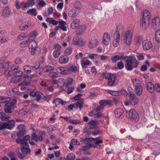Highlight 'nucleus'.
I'll return each instance as SVG.
<instances>
[{"label":"nucleus","instance_id":"obj_1","mask_svg":"<svg viewBox=\"0 0 160 160\" xmlns=\"http://www.w3.org/2000/svg\"><path fill=\"white\" fill-rule=\"evenodd\" d=\"M139 63V62L135 57L129 56L128 58L126 60L125 67L127 70L130 71L133 68H137Z\"/></svg>","mask_w":160,"mask_h":160},{"label":"nucleus","instance_id":"obj_2","mask_svg":"<svg viewBox=\"0 0 160 160\" xmlns=\"http://www.w3.org/2000/svg\"><path fill=\"white\" fill-rule=\"evenodd\" d=\"M17 101L15 99H13L11 102L6 103L3 108L4 112L7 113H11L15 107V105Z\"/></svg>","mask_w":160,"mask_h":160},{"label":"nucleus","instance_id":"obj_3","mask_svg":"<svg viewBox=\"0 0 160 160\" xmlns=\"http://www.w3.org/2000/svg\"><path fill=\"white\" fill-rule=\"evenodd\" d=\"M103 76L108 79L107 84L108 86H114L115 85V76L113 74L110 73H106L103 75Z\"/></svg>","mask_w":160,"mask_h":160},{"label":"nucleus","instance_id":"obj_4","mask_svg":"<svg viewBox=\"0 0 160 160\" xmlns=\"http://www.w3.org/2000/svg\"><path fill=\"white\" fill-rule=\"evenodd\" d=\"M130 119L132 122H138L139 119V116L137 112L134 109L130 110L129 112Z\"/></svg>","mask_w":160,"mask_h":160},{"label":"nucleus","instance_id":"obj_5","mask_svg":"<svg viewBox=\"0 0 160 160\" xmlns=\"http://www.w3.org/2000/svg\"><path fill=\"white\" fill-rule=\"evenodd\" d=\"M80 6L74 7L72 9L69 10L68 13L69 17L71 18L75 17L78 16L79 12L80 9L82 8L81 5L80 4Z\"/></svg>","mask_w":160,"mask_h":160},{"label":"nucleus","instance_id":"obj_6","mask_svg":"<svg viewBox=\"0 0 160 160\" xmlns=\"http://www.w3.org/2000/svg\"><path fill=\"white\" fill-rule=\"evenodd\" d=\"M122 39L124 40L127 45L131 44L132 41V34L129 31H127L124 35L122 36Z\"/></svg>","mask_w":160,"mask_h":160},{"label":"nucleus","instance_id":"obj_7","mask_svg":"<svg viewBox=\"0 0 160 160\" xmlns=\"http://www.w3.org/2000/svg\"><path fill=\"white\" fill-rule=\"evenodd\" d=\"M29 95L32 97H36L35 100L37 102H39L41 99H43L44 98V96L39 92H31Z\"/></svg>","mask_w":160,"mask_h":160},{"label":"nucleus","instance_id":"obj_8","mask_svg":"<svg viewBox=\"0 0 160 160\" xmlns=\"http://www.w3.org/2000/svg\"><path fill=\"white\" fill-rule=\"evenodd\" d=\"M130 89L131 88H128L130 102L132 105H135L138 103L139 101L134 93L130 91Z\"/></svg>","mask_w":160,"mask_h":160},{"label":"nucleus","instance_id":"obj_9","mask_svg":"<svg viewBox=\"0 0 160 160\" xmlns=\"http://www.w3.org/2000/svg\"><path fill=\"white\" fill-rule=\"evenodd\" d=\"M45 135V133L42 131L39 132L38 136L35 133H33L32 135V139L36 142H41L42 141L43 138Z\"/></svg>","mask_w":160,"mask_h":160},{"label":"nucleus","instance_id":"obj_10","mask_svg":"<svg viewBox=\"0 0 160 160\" xmlns=\"http://www.w3.org/2000/svg\"><path fill=\"white\" fill-rule=\"evenodd\" d=\"M79 67L71 64L68 66L67 68V74H70L72 73H76L79 71Z\"/></svg>","mask_w":160,"mask_h":160},{"label":"nucleus","instance_id":"obj_11","mask_svg":"<svg viewBox=\"0 0 160 160\" xmlns=\"http://www.w3.org/2000/svg\"><path fill=\"white\" fill-rule=\"evenodd\" d=\"M19 68L18 67H15L14 65H13L11 67V70L8 71L6 70L4 71V74L6 76L7 79H8L10 77L14 75L15 71L18 70Z\"/></svg>","mask_w":160,"mask_h":160},{"label":"nucleus","instance_id":"obj_12","mask_svg":"<svg viewBox=\"0 0 160 160\" xmlns=\"http://www.w3.org/2000/svg\"><path fill=\"white\" fill-rule=\"evenodd\" d=\"M61 48V46L59 44H56L54 45V48L55 49L53 52L52 55L55 58H58L60 55Z\"/></svg>","mask_w":160,"mask_h":160},{"label":"nucleus","instance_id":"obj_13","mask_svg":"<svg viewBox=\"0 0 160 160\" xmlns=\"http://www.w3.org/2000/svg\"><path fill=\"white\" fill-rule=\"evenodd\" d=\"M120 40V34L118 31L115 32L114 35V40L113 42V45L117 47L118 45Z\"/></svg>","mask_w":160,"mask_h":160},{"label":"nucleus","instance_id":"obj_14","mask_svg":"<svg viewBox=\"0 0 160 160\" xmlns=\"http://www.w3.org/2000/svg\"><path fill=\"white\" fill-rule=\"evenodd\" d=\"M72 44L74 45H78L80 47L83 46L85 45L84 42L77 37H75L73 38Z\"/></svg>","mask_w":160,"mask_h":160},{"label":"nucleus","instance_id":"obj_15","mask_svg":"<svg viewBox=\"0 0 160 160\" xmlns=\"http://www.w3.org/2000/svg\"><path fill=\"white\" fill-rule=\"evenodd\" d=\"M160 18L158 17H155L152 20V28L156 29L158 28L160 26Z\"/></svg>","mask_w":160,"mask_h":160},{"label":"nucleus","instance_id":"obj_16","mask_svg":"<svg viewBox=\"0 0 160 160\" xmlns=\"http://www.w3.org/2000/svg\"><path fill=\"white\" fill-rule=\"evenodd\" d=\"M142 47L144 50H147L151 48L152 45L151 42L148 40H144L142 42Z\"/></svg>","mask_w":160,"mask_h":160},{"label":"nucleus","instance_id":"obj_17","mask_svg":"<svg viewBox=\"0 0 160 160\" xmlns=\"http://www.w3.org/2000/svg\"><path fill=\"white\" fill-rule=\"evenodd\" d=\"M124 111L121 108H117L114 111L115 117L117 118H122L124 116Z\"/></svg>","mask_w":160,"mask_h":160},{"label":"nucleus","instance_id":"obj_18","mask_svg":"<svg viewBox=\"0 0 160 160\" xmlns=\"http://www.w3.org/2000/svg\"><path fill=\"white\" fill-rule=\"evenodd\" d=\"M110 41V36L107 33L104 34L102 38V42L103 43L107 45L109 44Z\"/></svg>","mask_w":160,"mask_h":160},{"label":"nucleus","instance_id":"obj_19","mask_svg":"<svg viewBox=\"0 0 160 160\" xmlns=\"http://www.w3.org/2000/svg\"><path fill=\"white\" fill-rule=\"evenodd\" d=\"M21 78L14 77L12 78L11 81L8 82V84L11 86H13L18 82L21 81Z\"/></svg>","mask_w":160,"mask_h":160},{"label":"nucleus","instance_id":"obj_20","mask_svg":"<svg viewBox=\"0 0 160 160\" xmlns=\"http://www.w3.org/2000/svg\"><path fill=\"white\" fill-rule=\"evenodd\" d=\"M35 2L33 0H29L26 2L24 6L21 8L22 9L23 11H26L27 10V8L32 7L35 5Z\"/></svg>","mask_w":160,"mask_h":160},{"label":"nucleus","instance_id":"obj_21","mask_svg":"<svg viewBox=\"0 0 160 160\" xmlns=\"http://www.w3.org/2000/svg\"><path fill=\"white\" fill-rule=\"evenodd\" d=\"M30 137L28 135H27L23 137L22 139H17L16 142L18 143H20L21 144H28L27 141L29 139Z\"/></svg>","mask_w":160,"mask_h":160},{"label":"nucleus","instance_id":"obj_22","mask_svg":"<svg viewBox=\"0 0 160 160\" xmlns=\"http://www.w3.org/2000/svg\"><path fill=\"white\" fill-rule=\"evenodd\" d=\"M39 65H38L36 67H35L34 66H32L26 65L23 67V69L25 72L29 74L31 73L32 72L31 68H32L34 69H38V68L39 67Z\"/></svg>","mask_w":160,"mask_h":160},{"label":"nucleus","instance_id":"obj_23","mask_svg":"<svg viewBox=\"0 0 160 160\" xmlns=\"http://www.w3.org/2000/svg\"><path fill=\"white\" fill-rule=\"evenodd\" d=\"M21 152L24 154H26L30 152V150L29 148V145L28 144H21Z\"/></svg>","mask_w":160,"mask_h":160},{"label":"nucleus","instance_id":"obj_24","mask_svg":"<svg viewBox=\"0 0 160 160\" xmlns=\"http://www.w3.org/2000/svg\"><path fill=\"white\" fill-rule=\"evenodd\" d=\"M54 69V67L50 65H46L43 68L40 67L39 68H38L37 71L39 70H41L44 72H48L52 71Z\"/></svg>","mask_w":160,"mask_h":160},{"label":"nucleus","instance_id":"obj_25","mask_svg":"<svg viewBox=\"0 0 160 160\" xmlns=\"http://www.w3.org/2000/svg\"><path fill=\"white\" fill-rule=\"evenodd\" d=\"M99 104L102 106L103 109L107 105L111 106L112 104V101L110 100H101L99 102Z\"/></svg>","mask_w":160,"mask_h":160},{"label":"nucleus","instance_id":"obj_26","mask_svg":"<svg viewBox=\"0 0 160 160\" xmlns=\"http://www.w3.org/2000/svg\"><path fill=\"white\" fill-rule=\"evenodd\" d=\"M86 140L87 141H89L92 143L96 144L101 143L102 142L100 137L95 138H91L90 139H86Z\"/></svg>","mask_w":160,"mask_h":160},{"label":"nucleus","instance_id":"obj_27","mask_svg":"<svg viewBox=\"0 0 160 160\" xmlns=\"http://www.w3.org/2000/svg\"><path fill=\"white\" fill-rule=\"evenodd\" d=\"M147 90L150 93H152L154 91V85L151 82H148L146 84Z\"/></svg>","mask_w":160,"mask_h":160},{"label":"nucleus","instance_id":"obj_28","mask_svg":"<svg viewBox=\"0 0 160 160\" xmlns=\"http://www.w3.org/2000/svg\"><path fill=\"white\" fill-rule=\"evenodd\" d=\"M68 61V58L66 55L61 56L59 59V62L61 64H65Z\"/></svg>","mask_w":160,"mask_h":160},{"label":"nucleus","instance_id":"obj_29","mask_svg":"<svg viewBox=\"0 0 160 160\" xmlns=\"http://www.w3.org/2000/svg\"><path fill=\"white\" fill-rule=\"evenodd\" d=\"M15 121L13 120H9L7 122H5V128L9 129H11L14 126Z\"/></svg>","mask_w":160,"mask_h":160},{"label":"nucleus","instance_id":"obj_30","mask_svg":"<svg viewBox=\"0 0 160 160\" xmlns=\"http://www.w3.org/2000/svg\"><path fill=\"white\" fill-rule=\"evenodd\" d=\"M98 42L96 39H94L91 40L89 43L88 47L90 48L95 47L98 45Z\"/></svg>","mask_w":160,"mask_h":160},{"label":"nucleus","instance_id":"obj_31","mask_svg":"<svg viewBox=\"0 0 160 160\" xmlns=\"http://www.w3.org/2000/svg\"><path fill=\"white\" fill-rule=\"evenodd\" d=\"M151 18L150 13L148 11L145 10L143 11V15L142 19L149 21Z\"/></svg>","mask_w":160,"mask_h":160},{"label":"nucleus","instance_id":"obj_32","mask_svg":"<svg viewBox=\"0 0 160 160\" xmlns=\"http://www.w3.org/2000/svg\"><path fill=\"white\" fill-rule=\"evenodd\" d=\"M28 111L29 109L28 108V107L24 106L21 110L19 111L18 114L21 116H24L28 113Z\"/></svg>","mask_w":160,"mask_h":160},{"label":"nucleus","instance_id":"obj_33","mask_svg":"<svg viewBox=\"0 0 160 160\" xmlns=\"http://www.w3.org/2000/svg\"><path fill=\"white\" fill-rule=\"evenodd\" d=\"M80 20L79 19H75L73 21L71 24V27L73 29H76L79 25Z\"/></svg>","mask_w":160,"mask_h":160},{"label":"nucleus","instance_id":"obj_34","mask_svg":"<svg viewBox=\"0 0 160 160\" xmlns=\"http://www.w3.org/2000/svg\"><path fill=\"white\" fill-rule=\"evenodd\" d=\"M81 62L82 67L83 68H87V66L90 63V62L85 58H83L81 60Z\"/></svg>","mask_w":160,"mask_h":160},{"label":"nucleus","instance_id":"obj_35","mask_svg":"<svg viewBox=\"0 0 160 160\" xmlns=\"http://www.w3.org/2000/svg\"><path fill=\"white\" fill-rule=\"evenodd\" d=\"M11 14V10L8 7H5L2 12V15L4 17H8Z\"/></svg>","mask_w":160,"mask_h":160},{"label":"nucleus","instance_id":"obj_36","mask_svg":"<svg viewBox=\"0 0 160 160\" xmlns=\"http://www.w3.org/2000/svg\"><path fill=\"white\" fill-rule=\"evenodd\" d=\"M149 23V21L142 19L141 25L142 26V28L143 29H146L148 26Z\"/></svg>","mask_w":160,"mask_h":160},{"label":"nucleus","instance_id":"obj_37","mask_svg":"<svg viewBox=\"0 0 160 160\" xmlns=\"http://www.w3.org/2000/svg\"><path fill=\"white\" fill-rule=\"evenodd\" d=\"M86 27L84 25H80L79 26L77 34L80 35L82 34L85 31Z\"/></svg>","mask_w":160,"mask_h":160},{"label":"nucleus","instance_id":"obj_38","mask_svg":"<svg viewBox=\"0 0 160 160\" xmlns=\"http://www.w3.org/2000/svg\"><path fill=\"white\" fill-rule=\"evenodd\" d=\"M57 71L62 75L67 74V69L65 67H59L57 68Z\"/></svg>","mask_w":160,"mask_h":160},{"label":"nucleus","instance_id":"obj_39","mask_svg":"<svg viewBox=\"0 0 160 160\" xmlns=\"http://www.w3.org/2000/svg\"><path fill=\"white\" fill-rule=\"evenodd\" d=\"M29 83V82H23L18 84V85L21 87L20 88V89L22 91L26 90L27 89V86Z\"/></svg>","mask_w":160,"mask_h":160},{"label":"nucleus","instance_id":"obj_40","mask_svg":"<svg viewBox=\"0 0 160 160\" xmlns=\"http://www.w3.org/2000/svg\"><path fill=\"white\" fill-rule=\"evenodd\" d=\"M132 82L134 88L141 86V82L138 78H134L132 79Z\"/></svg>","mask_w":160,"mask_h":160},{"label":"nucleus","instance_id":"obj_41","mask_svg":"<svg viewBox=\"0 0 160 160\" xmlns=\"http://www.w3.org/2000/svg\"><path fill=\"white\" fill-rule=\"evenodd\" d=\"M134 89L137 95L139 96L142 94V87L141 86L134 88Z\"/></svg>","mask_w":160,"mask_h":160},{"label":"nucleus","instance_id":"obj_42","mask_svg":"<svg viewBox=\"0 0 160 160\" xmlns=\"http://www.w3.org/2000/svg\"><path fill=\"white\" fill-rule=\"evenodd\" d=\"M83 103L84 101L82 99L78 101L76 103H74L75 108H79L80 110H81L83 107Z\"/></svg>","mask_w":160,"mask_h":160},{"label":"nucleus","instance_id":"obj_43","mask_svg":"<svg viewBox=\"0 0 160 160\" xmlns=\"http://www.w3.org/2000/svg\"><path fill=\"white\" fill-rule=\"evenodd\" d=\"M11 62L9 61L4 62L1 63V66L3 68H8L10 66Z\"/></svg>","mask_w":160,"mask_h":160},{"label":"nucleus","instance_id":"obj_44","mask_svg":"<svg viewBox=\"0 0 160 160\" xmlns=\"http://www.w3.org/2000/svg\"><path fill=\"white\" fill-rule=\"evenodd\" d=\"M11 99L10 97H5L0 96V102L1 103L9 102Z\"/></svg>","mask_w":160,"mask_h":160},{"label":"nucleus","instance_id":"obj_45","mask_svg":"<svg viewBox=\"0 0 160 160\" xmlns=\"http://www.w3.org/2000/svg\"><path fill=\"white\" fill-rule=\"evenodd\" d=\"M46 21L54 25H57L58 23V21H56L52 18H46Z\"/></svg>","mask_w":160,"mask_h":160},{"label":"nucleus","instance_id":"obj_46","mask_svg":"<svg viewBox=\"0 0 160 160\" xmlns=\"http://www.w3.org/2000/svg\"><path fill=\"white\" fill-rule=\"evenodd\" d=\"M30 43L31 44V46L30 48L31 49H33L34 51H36V48L38 46V43L35 41H31Z\"/></svg>","mask_w":160,"mask_h":160},{"label":"nucleus","instance_id":"obj_47","mask_svg":"<svg viewBox=\"0 0 160 160\" xmlns=\"http://www.w3.org/2000/svg\"><path fill=\"white\" fill-rule=\"evenodd\" d=\"M27 13L34 16H36L37 14L36 9L35 8L29 9L27 12Z\"/></svg>","mask_w":160,"mask_h":160},{"label":"nucleus","instance_id":"obj_48","mask_svg":"<svg viewBox=\"0 0 160 160\" xmlns=\"http://www.w3.org/2000/svg\"><path fill=\"white\" fill-rule=\"evenodd\" d=\"M30 44V41L29 39L26 41H24L21 42L20 44V46L21 47H25Z\"/></svg>","mask_w":160,"mask_h":160},{"label":"nucleus","instance_id":"obj_49","mask_svg":"<svg viewBox=\"0 0 160 160\" xmlns=\"http://www.w3.org/2000/svg\"><path fill=\"white\" fill-rule=\"evenodd\" d=\"M155 39L156 41L158 42H160V30H157L155 34Z\"/></svg>","mask_w":160,"mask_h":160},{"label":"nucleus","instance_id":"obj_50","mask_svg":"<svg viewBox=\"0 0 160 160\" xmlns=\"http://www.w3.org/2000/svg\"><path fill=\"white\" fill-rule=\"evenodd\" d=\"M67 159L68 160H73L75 158V155L72 153L68 154L66 156Z\"/></svg>","mask_w":160,"mask_h":160},{"label":"nucleus","instance_id":"obj_51","mask_svg":"<svg viewBox=\"0 0 160 160\" xmlns=\"http://www.w3.org/2000/svg\"><path fill=\"white\" fill-rule=\"evenodd\" d=\"M58 102L59 103L61 104L62 105H65V104H64V103L65 104L66 103L65 102H63V100L62 99L58 98L54 99L52 102V103H53L54 104L56 103V102Z\"/></svg>","mask_w":160,"mask_h":160},{"label":"nucleus","instance_id":"obj_52","mask_svg":"<svg viewBox=\"0 0 160 160\" xmlns=\"http://www.w3.org/2000/svg\"><path fill=\"white\" fill-rule=\"evenodd\" d=\"M15 73L14 75L16 76L15 77H19V78H21L23 74V72L20 71L19 68L18 69V70H16L15 71Z\"/></svg>","mask_w":160,"mask_h":160},{"label":"nucleus","instance_id":"obj_53","mask_svg":"<svg viewBox=\"0 0 160 160\" xmlns=\"http://www.w3.org/2000/svg\"><path fill=\"white\" fill-rule=\"evenodd\" d=\"M29 26L28 23L27 24H21L19 27V29L21 31H24L28 28Z\"/></svg>","mask_w":160,"mask_h":160},{"label":"nucleus","instance_id":"obj_54","mask_svg":"<svg viewBox=\"0 0 160 160\" xmlns=\"http://www.w3.org/2000/svg\"><path fill=\"white\" fill-rule=\"evenodd\" d=\"M26 37H27L26 34L24 33H21L18 36L17 39L18 40H24L25 38Z\"/></svg>","mask_w":160,"mask_h":160},{"label":"nucleus","instance_id":"obj_55","mask_svg":"<svg viewBox=\"0 0 160 160\" xmlns=\"http://www.w3.org/2000/svg\"><path fill=\"white\" fill-rule=\"evenodd\" d=\"M120 59L119 55H116L112 57L111 58V60L113 63H115Z\"/></svg>","mask_w":160,"mask_h":160},{"label":"nucleus","instance_id":"obj_56","mask_svg":"<svg viewBox=\"0 0 160 160\" xmlns=\"http://www.w3.org/2000/svg\"><path fill=\"white\" fill-rule=\"evenodd\" d=\"M108 92L109 93L113 96H118L119 94V92L118 91L109 90Z\"/></svg>","mask_w":160,"mask_h":160},{"label":"nucleus","instance_id":"obj_57","mask_svg":"<svg viewBox=\"0 0 160 160\" xmlns=\"http://www.w3.org/2000/svg\"><path fill=\"white\" fill-rule=\"evenodd\" d=\"M88 124L91 126H95L98 125L99 122L98 121L91 120L89 122Z\"/></svg>","mask_w":160,"mask_h":160},{"label":"nucleus","instance_id":"obj_58","mask_svg":"<svg viewBox=\"0 0 160 160\" xmlns=\"http://www.w3.org/2000/svg\"><path fill=\"white\" fill-rule=\"evenodd\" d=\"M154 90H155L156 92H160V85L158 83H156L154 85Z\"/></svg>","mask_w":160,"mask_h":160},{"label":"nucleus","instance_id":"obj_59","mask_svg":"<svg viewBox=\"0 0 160 160\" xmlns=\"http://www.w3.org/2000/svg\"><path fill=\"white\" fill-rule=\"evenodd\" d=\"M26 131H19L17 134L18 137H21L23 136L25 133Z\"/></svg>","mask_w":160,"mask_h":160},{"label":"nucleus","instance_id":"obj_60","mask_svg":"<svg viewBox=\"0 0 160 160\" xmlns=\"http://www.w3.org/2000/svg\"><path fill=\"white\" fill-rule=\"evenodd\" d=\"M73 82V79L71 78H70L67 79V81L65 84V86L67 87H69L70 85H71Z\"/></svg>","mask_w":160,"mask_h":160},{"label":"nucleus","instance_id":"obj_61","mask_svg":"<svg viewBox=\"0 0 160 160\" xmlns=\"http://www.w3.org/2000/svg\"><path fill=\"white\" fill-rule=\"evenodd\" d=\"M86 143V145L83 147V149L84 151L89 149L92 146V144L89 142Z\"/></svg>","mask_w":160,"mask_h":160},{"label":"nucleus","instance_id":"obj_62","mask_svg":"<svg viewBox=\"0 0 160 160\" xmlns=\"http://www.w3.org/2000/svg\"><path fill=\"white\" fill-rule=\"evenodd\" d=\"M58 76V74L53 72H50L49 74V76L51 78H56Z\"/></svg>","mask_w":160,"mask_h":160},{"label":"nucleus","instance_id":"obj_63","mask_svg":"<svg viewBox=\"0 0 160 160\" xmlns=\"http://www.w3.org/2000/svg\"><path fill=\"white\" fill-rule=\"evenodd\" d=\"M58 84V86L60 87H63L65 84V82L63 81V79H59Z\"/></svg>","mask_w":160,"mask_h":160},{"label":"nucleus","instance_id":"obj_64","mask_svg":"<svg viewBox=\"0 0 160 160\" xmlns=\"http://www.w3.org/2000/svg\"><path fill=\"white\" fill-rule=\"evenodd\" d=\"M72 49L71 48L69 47L65 50V53L67 55H70L72 52Z\"/></svg>","mask_w":160,"mask_h":160}]
</instances>
